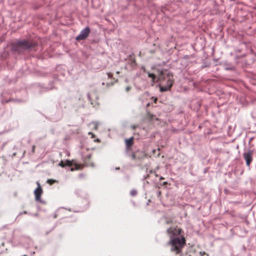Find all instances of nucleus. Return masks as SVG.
Masks as SVG:
<instances>
[{
	"label": "nucleus",
	"instance_id": "f257e3e1",
	"mask_svg": "<svg viewBox=\"0 0 256 256\" xmlns=\"http://www.w3.org/2000/svg\"><path fill=\"white\" fill-rule=\"evenodd\" d=\"M182 232V229L178 226L170 227L166 230L170 238L166 244L170 247V252L175 254H180L186 244L184 236L181 234Z\"/></svg>",
	"mask_w": 256,
	"mask_h": 256
},
{
	"label": "nucleus",
	"instance_id": "f03ea898",
	"mask_svg": "<svg viewBox=\"0 0 256 256\" xmlns=\"http://www.w3.org/2000/svg\"><path fill=\"white\" fill-rule=\"evenodd\" d=\"M37 46L38 44L32 40H18L11 44L12 50L18 54L34 50Z\"/></svg>",
	"mask_w": 256,
	"mask_h": 256
},
{
	"label": "nucleus",
	"instance_id": "7ed1b4c3",
	"mask_svg": "<svg viewBox=\"0 0 256 256\" xmlns=\"http://www.w3.org/2000/svg\"><path fill=\"white\" fill-rule=\"evenodd\" d=\"M158 81L163 84L166 82V84L163 86H160V91L162 92L170 90L174 83L172 74L167 70L160 71L158 76Z\"/></svg>",
	"mask_w": 256,
	"mask_h": 256
},
{
	"label": "nucleus",
	"instance_id": "20e7f679",
	"mask_svg": "<svg viewBox=\"0 0 256 256\" xmlns=\"http://www.w3.org/2000/svg\"><path fill=\"white\" fill-rule=\"evenodd\" d=\"M253 154L254 152L250 150H248L243 154V158L246 160V164L248 166H250V165L253 159Z\"/></svg>",
	"mask_w": 256,
	"mask_h": 256
},
{
	"label": "nucleus",
	"instance_id": "39448f33",
	"mask_svg": "<svg viewBox=\"0 0 256 256\" xmlns=\"http://www.w3.org/2000/svg\"><path fill=\"white\" fill-rule=\"evenodd\" d=\"M129 156L131 157V158L132 160H137L144 159L146 156V154L142 151L137 150L132 153V154L129 155Z\"/></svg>",
	"mask_w": 256,
	"mask_h": 256
},
{
	"label": "nucleus",
	"instance_id": "423d86ee",
	"mask_svg": "<svg viewBox=\"0 0 256 256\" xmlns=\"http://www.w3.org/2000/svg\"><path fill=\"white\" fill-rule=\"evenodd\" d=\"M36 184L38 186V187L34 191L35 200L36 201L42 202V200H41V196L43 193V190L38 182H36Z\"/></svg>",
	"mask_w": 256,
	"mask_h": 256
},
{
	"label": "nucleus",
	"instance_id": "0eeeda50",
	"mask_svg": "<svg viewBox=\"0 0 256 256\" xmlns=\"http://www.w3.org/2000/svg\"><path fill=\"white\" fill-rule=\"evenodd\" d=\"M90 28L86 27L85 28L82 30L80 34L76 36V40L78 41H80L81 40H85L87 38L90 33Z\"/></svg>",
	"mask_w": 256,
	"mask_h": 256
},
{
	"label": "nucleus",
	"instance_id": "6e6552de",
	"mask_svg": "<svg viewBox=\"0 0 256 256\" xmlns=\"http://www.w3.org/2000/svg\"><path fill=\"white\" fill-rule=\"evenodd\" d=\"M74 168L76 170H80L84 168V166H94V164L92 162H87L86 160L84 161V164H74Z\"/></svg>",
	"mask_w": 256,
	"mask_h": 256
},
{
	"label": "nucleus",
	"instance_id": "1a4fd4ad",
	"mask_svg": "<svg viewBox=\"0 0 256 256\" xmlns=\"http://www.w3.org/2000/svg\"><path fill=\"white\" fill-rule=\"evenodd\" d=\"M125 143L126 145V151L128 152L130 150V148L134 144V138L131 137L128 139H126L125 140Z\"/></svg>",
	"mask_w": 256,
	"mask_h": 256
},
{
	"label": "nucleus",
	"instance_id": "9d476101",
	"mask_svg": "<svg viewBox=\"0 0 256 256\" xmlns=\"http://www.w3.org/2000/svg\"><path fill=\"white\" fill-rule=\"evenodd\" d=\"M90 125L94 130H97L98 128V124L96 122H92L90 123Z\"/></svg>",
	"mask_w": 256,
	"mask_h": 256
},
{
	"label": "nucleus",
	"instance_id": "9b49d317",
	"mask_svg": "<svg viewBox=\"0 0 256 256\" xmlns=\"http://www.w3.org/2000/svg\"><path fill=\"white\" fill-rule=\"evenodd\" d=\"M58 180L53 179H48L46 181V182L50 186L55 183H58Z\"/></svg>",
	"mask_w": 256,
	"mask_h": 256
},
{
	"label": "nucleus",
	"instance_id": "f8f14e48",
	"mask_svg": "<svg viewBox=\"0 0 256 256\" xmlns=\"http://www.w3.org/2000/svg\"><path fill=\"white\" fill-rule=\"evenodd\" d=\"M108 76L109 78L113 79L114 80V82H118V79H115L113 78V74L112 72H108L107 73Z\"/></svg>",
	"mask_w": 256,
	"mask_h": 256
},
{
	"label": "nucleus",
	"instance_id": "ddd939ff",
	"mask_svg": "<svg viewBox=\"0 0 256 256\" xmlns=\"http://www.w3.org/2000/svg\"><path fill=\"white\" fill-rule=\"evenodd\" d=\"M65 164H66V166H73V164H72V162L69 160H66L65 162Z\"/></svg>",
	"mask_w": 256,
	"mask_h": 256
},
{
	"label": "nucleus",
	"instance_id": "4468645a",
	"mask_svg": "<svg viewBox=\"0 0 256 256\" xmlns=\"http://www.w3.org/2000/svg\"><path fill=\"white\" fill-rule=\"evenodd\" d=\"M148 77L152 78V80H154L155 78H156V76L153 74H149Z\"/></svg>",
	"mask_w": 256,
	"mask_h": 256
},
{
	"label": "nucleus",
	"instance_id": "2eb2a0df",
	"mask_svg": "<svg viewBox=\"0 0 256 256\" xmlns=\"http://www.w3.org/2000/svg\"><path fill=\"white\" fill-rule=\"evenodd\" d=\"M137 194V192L136 190H132L130 192V194L132 196H135Z\"/></svg>",
	"mask_w": 256,
	"mask_h": 256
},
{
	"label": "nucleus",
	"instance_id": "dca6fc26",
	"mask_svg": "<svg viewBox=\"0 0 256 256\" xmlns=\"http://www.w3.org/2000/svg\"><path fill=\"white\" fill-rule=\"evenodd\" d=\"M172 219H168L166 220V224H172Z\"/></svg>",
	"mask_w": 256,
	"mask_h": 256
},
{
	"label": "nucleus",
	"instance_id": "f3484780",
	"mask_svg": "<svg viewBox=\"0 0 256 256\" xmlns=\"http://www.w3.org/2000/svg\"><path fill=\"white\" fill-rule=\"evenodd\" d=\"M59 165L64 168L66 166V164H65V162H64L63 161H61L60 162V163Z\"/></svg>",
	"mask_w": 256,
	"mask_h": 256
},
{
	"label": "nucleus",
	"instance_id": "a211bd4d",
	"mask_svg": "<svg viewBox=\"0 0 256 256\" xmlns=\"http://www.w3.org/2000/svg\"><path fill=\"white\" fill-rule=\"evenodd\" d=\"M130 89H131V87L130 86H128L126 87V92H129L130 90Z\"/></svg>",
	"mask_w": 256,
	"mask_h": 256
},
{
	"label": "nucleus",
	"instance_id": "6ab92c4d",
	"mask_svg": "<svg viewBox=\"0 0 256 256\" xmlns=\"http://www.w3.org/2000/svg\"><path fill=\"white\" fill-rule=\"evenodd\" d=\"M35 148H36V146L34 145L32 146V154H34L35 152Z\"/></svg>",
	"mask_w": 256,
	"mask_h": 256
},
{
	"label": "nucleus",
	"instance_id": "aec40b11",
	"mask_svg": "<svg viewBox=\"0 0 256 256\" xmlns=\"http://www.w3.org/2000/svg\"><path fill=\"white\" fill-rule=\"evenodd\" d=\"M92 156L90 154H88L86 156V158H87L88 160H90L91 159Z\"/></svg>",
	"mask_w": 256,
	"mask_h": 256
},
{
	"label": "nucleus",
	"instance_id": "412c9836",
	"mask_svg": "<svg viewBox=\"0 0 256 256\" xmlns=\"http://www.w3.org/2000/svg\"><path fill=\"white\" fill-rule=\"evenodd\" d=\"M88 135H91L92 138L95 136V135L92 132H90L88 133Z\"/></svg>",
	"mask_w": 256,
	"mask_h": 256
},
{
	"label": "nucleus",
	"instance_id": "4be33fe9",
	"mask_svg": "<svg viewBox=\"0 0 256 256\" xmlns=\"http://www.w3.org/2000/svg\"><path fill=\"white\" fill-rule=\"evenodd\" d=\"M5 246L4 242H2V244H1V246Z\"/></svg>",
	"mask_w": 256,
	"mask_h": 256
},
{
	"label": "nucleus",
	"instance_id": "5701e85b",
	"mask_svg": "<svg viewBox=\"0 0 256 256\" xmlns=\"http://www.w3.org/2000/svg\"><path fill=\"white\" fill-rule=\"evenodd\" d=\"M168 184V182H163L162 185L163 186H166Z\"/></svg>",
	"mask_w": 256,
	"mask_h": 256
},
{
	"label": "nucleus",
	"instance_id": "b1692460",
	"mask_svg": "<svg viewBox=\"0 0 256 256\" xmlns=\"http://www.w3.org/2000/svg\"><path fill=\"white\" fill-rule=\"evenodd\" d=\"M157 100H158V98H154V103H156Z\"/></svg>",
	"mask_w": 256,
	"mask_h": 256
},
{
	"label": "nucleus",
	"instance_id": "393cba45",
	"mask_svg": "<svg viewBox=\"0 0 256 256\" xmlns=\"http://www.w3.org/2000/svg\"><path fill=\"white\" fill-rule=\"evenodd\" d=\"M76 170L74 169V168H70V170H71V171H74V170Z\"/></svg>",
	"mask_w": 256,
	"mask_h": 256
},
{
	"label": "nucleus",
	"instance_id": "a878e982",
	"mask_svg": "<svg viewBox=\"0 0 256 256\" xmlns=\"http://www.w3.org/2000/svg\"><path fill=\"white\" fill-rule=\"evenodd\" d=\"M136 128V126H132V129H134H134Z\"/></svg>",
	"mask_w": 256,
	"mask_h": 256
},
{
	"label": "nucleus",
	"instance_id": "bb28decb",
	"mask_svg": "<svg viewBox=\"0 0 256 256\" xmlns=\"http://www.w3.org/2000/svg\"><path fill=\"white\" fill-rule=\"evenodd\" d=\"M163 179H164V178L163 177L161 176V177L160 178V180H163Z\"/></svg>",
	"mask_w": 256,
	"mask_h": 256
},
{
	"label": "nucleus",
	"instance_id": "cd10ccee",
	"mask_svg": "<svg viewBox=\"0 0 256 256\" xmlns=\"http://www.w3.org/2000/svg\"><path fill=\"white\" fill-rule=\"evenodd\" d=\"M120 72H119V71H118V72H116V74H120Z\"/></svg>",
	"mask_w": 256,
	"mask_h": 256
},
{
	"label": "nucleus",
	"instance_id": "c85d7f7f",
	"mask_svg": "<svg viewBox=\"0 0 256 256\" xmlns=\"http://www.w3.org/2000/svg\"><path fill=\"white\" fill-rule=\"evenodd\" d=\"M23 256H27L26 255H24Z\"/></svg>",
	"mask_w": 256,
	"mask_h": 256
}]
</instances>
